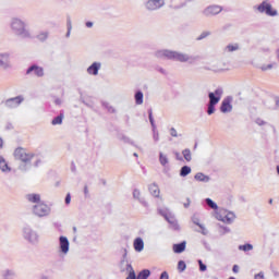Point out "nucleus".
I'll use <instances>...</instances> for the list:
<instances>
[{"label": "nucleus", "mask_w": 279, "mask_h": 279, "mask_svg": "<svg viewBox=\"0 0 279 279\" xmlns=\"http://www.w3.org/2000/svg\"><path fill=\"white\" fill-rule=\"evenodd\" d=\"M99 71H101V62H94L87 68V74L97 76L99 75Z\"/></svg>", "instance_id": "ddd939ff"}, {"label": "nucleus", "mask_w": 279, "mask_h": 279, "mask_svg": "<svg viewBox=\"0 0 279 279\" xmlns=\"http://www.w3.org/2000/svg\"><path fill=\"white\" fill-rule=\"evenodd\" d=\"M101 106L105 108V110H107V112H109V114H114L117 112V109H114L110 102L102 101Z\"/></svg>", "instance_id": "b1692460"}, {"label": "nucleus", "mask_w": 279, "mask_h": 279, "mask_svg": "<svg viewBox=\"0 0 279 279\" xmlns=\"http://www.w3.org/2000/svg\"><path fill=\"white\" fill-rule=\"evenodd\" d=\"M198 265H199V271H206L207 267L201 259H198Z\"/></svg>", "instance_id": "58836bf2"}, {"label": "nucleus", "mask_w": 279, "mask_h": 279, "mask_svg": "<svg viewBox=\"0 0 279 279\" xmlns=\"http://www.w3.org/2000/svg\"><path fill=\"white\" fill-rule=\"evenodd\" d=\"M160 279H169V274H167V271H163L160 276Z\"/></svg>", "instance_id": "49530a36"}, {"label": "nucleus", "mask_w": 279, "mask_h": 279, "mask_svg": "<svg viewBox=\"0 0 279 279\" xmlns=\"http://www.w3.org/2000/svg\"><path fill=\"white\" fill-rule=\"evenodd\" d=\"M167 2L165 0H146L144 2V9L146 12H158V10H162Z\"/></svg>", "instance_id": "6e6552de"}, {"label": "nucleus", "mask_w": 279, "mask_h": 279, "mask_svg": "<svg viewBox=\"0 0 279 279\" xmlns=\"http://www.w3.org/2000/svg\"><path fill=\"white\" fill-rule=\"evenodd\" d=\"M33 211L37 217H46V215H49V206L45 203H38L34 206Z\"/></svg>", "instance_id": "9b49d317"}, {"label": "nucleus", "mask_w": 279, "mask_h": 279, "mask_svg": "<svg viewBox=\"0 0 279 279\" xmlns=\"http://www.w3.org/2000/svg\"><path fill=\"white\" fill-rule=\"evenodd\" d=\"M3 147V140L0 137V149Z\"/></svg>", "instance_id": "13d9d810"}, {"label": "nucleus", "mask_w": 279, "mask_h": 279, "mask_svg": "<svg viewBox=\"0 0 279 279\" xmlns=\"http://www.w3.org/2000/svg\"><path fill=\"white\" fill-rule=\"evenodd\" d=\"M205 204L208 206V208H210L211 210H214V213H219V210L221 208H219V206L217 205V203H215L214 201H211L210 198H205Z\"/></svg>", "instance_id": "4be33fe9"}, {"label": "nucleus", "mask_w": 279, "mask_h": 279, "mask_svg": "<svg viewBox=\"0 0 279 279\" xmlns=\"http://www.w3.org/2000/svg\"><path fill=\"white\" fill-rule=\"evenodd\" d=\"M170 135L173 136L174 138H178V131L174 128H171Z\"/></svg>", "instance_id": "a19ab883"}, {"label": "nucleus", "mask_w": 279, "mask_h": 279, "mask_svg": "<svg viewBox=\"0 0 279 279\" xmlns=\"http://www.w3.org/2000/svg\"><path fill=\"white\" fill-rule=\"evenodd\" d=\"M133 197L134 199H137V202H140V204L144 206V208H149V203H147V199H145V197H142L141 190L138 189L133 190Z\"/></svg>", "instance_id": "4468645a"}, {"label": "nucleus", "mask_w": 279, "mask_h": 279, "mask_svg": "<svg viewBox=\"0 0 279 279\" xmlns=\"http://www.w3.org/2000/svg\"><path fill=\"white\" fill-rule=\"evenodd\" d=\"M33 71L37 77H43V75H45V70L38 65H32L28 68L26 74L29 75Z\"/></svg>", "instance_id": "2eb2a0df"}, {"label": "nucleus", "mask_w": 279, "mask_h": 279, "mask_svg": "<svg viewBox=\"0 0 279 279\" xmlns=\"http://www.w3.org/2000/svg\"><path fill=\"white\" fill-rule=\"evenodd\" d=\"M23 101V98L15 97L7 100V104H15V106H19Z\"/></svg>", "instance_id": "72a5a7b5"}, {"label": "nucleus", "mask_w": 279, "mask_h": 279, "mask_svg": "<svg viewBox=\"0 0 279 279\" xmlns=\"http://www.w3.org/2000/svg\"><path fill=\"white\" fill-rule=\"evenodd\" d=\"M196 226H198V228L201 229L198 232H201V234H203L204 236H208V229L206 228V226L196 222Z\"/></svg>", "instance_id": "473e14b6"}, {"label": "nucleus", "mask_w": 279, "mask_h": 279, "mask_svg": "<svg viewBox=\"0 0 279 279\" xmlns=\"http://www.w3.org/2000/svg\"><path fill=\"white\" fill-rule=\"evenodd\" d=\"M174 155H175V158H177L178 160H180V161L183 160L182 155H180V153H174Z\"/></svg>", "instance_id": "09e8293b"}, {"label": "nucleus", "mask_w": 279, "mask_h": 279, "mask_svg": "<svg viewBox=\"0 0 279 279\" xmlns=\"http://www.w3.org/2000/svg\"><path fill=\"white\" fill-rule=\"evenodd\" d=\"M84 194L88 195V187L87 186L84 187Z\"/></svg>", "instance_id": "6e6d98bb"}, {"label": "nucleus", "mask_w": 279, "mask_h": 279, "mask_svg": "<svg viewBox=\"0 0 279 279\" xmlns=\"http://www.w3.org/2000/svg\"><path fill=\"white\" fill-rule=\"evenodd\" d=\"M155 56L159 59L174 60L175 62L182 63L186 62L187 64H195V62L199 60V56H191L189 53L169 49L157 50Z\"/></svg>", "instance_id": "f03ea898"}, {"label": "nucleus", "mask_w": 279, "mask_h": 279, "mask_svg": "<svg viewBox=\"0 0 279 279\" xmlns=\"http://www.w3.org/2000/svg\"><path fill=\"white\" fill-rule=\"evenodd\" d=\"M148 119L150 121L153 130L156 129V122L154 121V116L151 114V111H149Z\"/></svg>", "instance_id": "e433bc0d"}, {"label": "nucleus", "mask_w": 279, "mask_h": 279, "mask_svg": "<svg viewBox=\"0 0 279 279\" xmlns=\"http://www.w3.org/2000/svg\"><path fill=\"white\" fill-rule=\"evenodd\" d=\"M183 158L186 160V162H191L193 160V157L191 155V149L186 148L182 151Z\"/></svg>", "instance_id": "7c9ffc66"}, {"label": "nucleus", "mask_w": 279, "mask_h": 279, "mask_svg": "<svg viewBox=\"0 0 279 279\" xmlns=\"http://www.w3.org/2000/svg\"><path fill=\"white\" fill-rule=\"evenodd\" d=\"M257 123H258V125H263L264 122L263 121H257Z\"/></svg>", "instance_id": "052dcab7"}, {"label": "nucleus", "mask_w": 279, "mask_h": 279, "mask_svg": "<svg viewBox=\"0 0 279 279\" xmlns=\"http://www.w3.org/2000/svg\"><path fill=\"white\" fill-rule=\"evenodd\" d=\"M26 197L32 204H40V196L38 194H28Z\"/></svg>", "instance_id": "a878e982"}, {"label": "nucleus", "mask_w": 279, "mask_h": 279, "mask_svg": "<svg viewBox=\"0 0 279 279\" xmlns=\"http://www.w3.org/2000/svg\"><path fill=\"white\" fill-rule=\"evenodd\" d=\"M69 34H71V28L68 29V36H69Z\"/></svg>", "instance_id": "e2e57ef3"}, {"label": "nucleus", "mask_w": 279, "mask_h": 279, "mask_svg": "<svg viewBox=\"0 0 279 279\" xmlns=\"http://www.w3.org/2000/svg\"><path fill=\"white\" fill-rule=\"evenodd\" d=\"M241 49V46L239 44H228L223 48V53H234V51H239Z\"/></svg>", "instance_id": "6ab92c4d"}, {"label": "nucleus", "mask_w": 279, "mask_h": 279, "mask_svg": "<svg viewBox=\"0 0 279 279\" xmlns=\"http://www.w3.org/2000/svg\"><path fill=\"white\" fill-rule=\"evenodd\" d=\"M262 52L265 53L266 56H269V53H271V48L269 47L262 48Z\"/></svg>", "instance_id": "ea45409f"}, {"label": "nucleus", "mask_w": 279, "mask_h": 279, "mask_svg": "<svg viewBox=\"0 0 279 279\" xmlns=\"http://www.w3.org/2000/svg\"><path fill=\"white\" fill-rule=\"evenodd\" d=\"M221 12H223V7L219 4H210L202 11V15L206 19H210L211 16H217L218 14H221Z\"/></svg>", "instance_id": "1a4fd4ad"}, {"label": "nucleus", "mask_w": 279, "mask_h": 279, "mask_svg": "<svg viewBox=\"0 0 279 279\" xmlns=\"http://www.w3.org/2000/svg\"><path fill=\"white\" fill-rule=\"evenodd\" d=\"M184 208H189L191 206V199L187 198L186 203L183 204Z\"/></svg>", "instance_id": "3c124183"}, {"label": "nucleus", "mask_w": 279, "mask_h": 279, "mask_svg": "<svg viewBox=\"0 0 279 279\" xmlns=\"http://www.w3.org/2000/svg\"><path fill=\"white\" fill-rule=\"evenodd\" d=\"M158 71H159V73H162V75H165L167 73V71L162 68H159Z\"/></svg>", "instance_id": "603ef678"}, {"label": "nucleus", "mask_w": 279, "mask_h": 279, "mask_svg": "<svg viewBox=\"0 0 279 279\" xmlns=\"http://www.w3.org/2000/svg\"><path fill=\"white\" fill-rule=\"evenodd\" d=\"M222 230H225V232H230V228L228 227H222Z\"/></svg>", "instance_id": "4d7b16f0"}, {"label": "nucleus", "mask_w": 279, "mask_h": 279, "mask_svg": "<svg viewBox=\"0 0 279 279\" xmlns=\"http://www.w3.org/2000/svg\"><path fill=\"white\" fill-rule=\"evenodd\" d=\"M11 27L14 32H17V34H23L25 32V24L17 19L12 21Z\"/></svg>", "instance_id": "f8f14e48"}, {"label": "nucleus", "mask_w": 279, "mask_h": 279, "mask_svg": "<svg viewBox=\"0 0 279 279\" xmlns=\"http://www.w3.org/2000/svg\"><path fill=\"white\" fill-rule=\"evenodd\" d=\"M143 97H144L143 92L138 90L135 93L134 99H135L136 106H143Z\"/></svg>", "instance_id": "393cba45"}, {"label": "nucleus", "mask_w": 279, "mask_h": 279, "mask_svg": "<svg viewBox=\"0 0 279 279\" xmlns=\"http://www.w3.org/2000/svg\"><path fill=\"white\" fill-rule=\"evenodd\" d=\"M54 104H57V106H60V104H62V100L57 99V100H54Z\"/></svg>", "instance_id": "5fc2aeb1"}, {"label": "nucleus", "mask_w": 279, "mask_h": 279, "mask_svg": "<svg viewBox=\"0 0 279 279\" xmlns=\"http://www.w3.org/2000/svg\"><path fill=\"white\" fill-rule=\"evenodd\" d=\"M60 250L62 254H66L69 252V239L65 236L60 238Z\"/></svg>", "instance_id": "aec40b11"}, {"label": "nucleus", "mask_w": 279, "mask_h": 279, "mask_svg": "<svg viewBox=\"0 0 279 279\" xmlns=\"http://www.w3.org/2000/svg\"><path fill=\"white\" fill-rule=\"evenodd\" d=\"M209 102L207 105V114H215L216 106L221 101V97H223V88L218 87L214 92L208 94Z\"/></svg>", "instance_id": "7ed1b4c3"}, {"label": "nucleus", "mask_w": 279, "mask_h": 279, "mask_svg": "<svg viewBox=\"0 0 279 279\" xmlns=\"http://www.w3.org/2000/svg\"><path fill=\"white\" fill-rule=\"evenodd\" d=\"M118 269L122 272L126 271L129 274L126 279H147L148 276L151 275L149 270L145 269L142 270L136 277V272L132 267V262H130V258L128 257V248L122 250V255L118 262Z\"/></svg>", "instance_id": "f257e3e1"}, {"label": "nucleus", "mask_w": 279, "mask_h": 279, "mask_svg": "<svg viewBox=\"0 0 279 279\" xmlns=\"http://www.w3.org/2000/svg\"><path fill=\"white\" fill-rule=\"evenodd\" d=\"M133 156H134L135 158H138V154H136V153H134Z\"/></svg>", "instance_id": "680f3d73"}, {"label": "nucleus", "mask_w": 279, "mask_h": 279, "mask_svg": "<svg viewBox=\"0 0 279 279\" xmlns=\"http://www.w3.org/2000/svg\"><path fill=\"white\" fill-rule=\"evenodd\" d=\"M71 203V194H68L65 197V204H70Z\"/></svg>", "instance_id": "8fccbe9b"}, {"label": "nucleus", "mask_w": 279, "mask_h": 279, "mask_svg": "<svg viewBox=\"0 0 279 279\" xmlns=\"http://www.w3.org/2000/svg\"><path fill=\"white\" fill-rule=\"evenodd\" d=\"M3 64H8V57L0 54V66H3Z\"/></svg>", "instance_id": "4c0bfd02"}, {"label": "nucleus", "mask_w": 279, "mask_h": 279, "mask_svg": "<svg viewBox=\"0 0 279 279\" xmlns=\"http://www.w3.org/2000/svg\"><path fill=\"white\" fill-rule=\"evenodd\" d=\"M232 96H227L223 98L220 105V112H222V114H228L229 112H232Z\"/></svg>", "instance_id": "9d476101"}, {"label": "nucleus", "mask_w": 279, "mask_h": 279, "mask_svg": "<svg viewBox=\"0 0 279 279\" xmlns=\"http://www.w3.org/2000/svg\"><path fill=\"white\" fill-rule=\"evenodd\" d=\"M159 215H161L162 218L166 219V221H168V223H170V228L172 230H180V225H178V220L175 219V215L172 214V211L167 208H159L158 209Z\"/></svg>", "instance_id": "423d86ee"}, {"label": "nucleus", "mask_w": 279, "mask_h": 279, "mask_svg": "<svg viewBox=\"0 0 279 279\" xmlns=\"http://www.w3.org/2000/svg\"><path fill=\"white\" fill-rule=\"evenodd\" d=\"M172 250H173L174 254H182V252H184L186 250V242L183 241L179 244H173Z\"/></svg>", "instance_id": "412c9836"}, {"label": "nucleus", "mask_w": 279, "mask_h": 279, "mask_svg": "<svg viewBox=\"0 0 279 279\" xmlns=\"http://www.w3.org/2000/svg\"><path fill=\"white\" fill-rule=\"evenodd\" d=\"M0 169L1 171H10V167H8V162L2 156H0Z\"/></svg>", "instance_id": "c756f323"}, {"label": "nucleus", "mask_w": 279, "mask_h": 279, "mask_svg": "<svg viewBox=\"0 0 279 279\" xmlns=\"http://www.w3.org/2000/svg\"><path fill=\"white\" fill-rule=\"evenodd\" d=\"M148 191L153 197H160V187H158V184L151 183L148 185Z\"/></svg>", "instance_id": "a211bd4d"}, {"label": "nucleus", "mask_w": 279, "mask_h": 279, "mask_svg": "<svg viewBox=\"0 0 279 279\" xmlns=\"http://www.w3.org/2000/svg\"><path fill=\"white\" fill-rule=\"evenodd\" d=\"M64 119V116L61 113L60 116L52 119L51 124L52 125H62V120Z\"/></svg>", "instance_id": "2f4dec72"}, {"label": "nucleus", "mask_w": 279, "mask_h": 279, "mask_svg": "<svg viewBox=\"0 0 279 279\" xmlns=\"http://www.w3.org/2000/svg\"><path fill=\"white\" fill-rule=\"evenodd\" d=\"M159 163L161 167H167L169 165V157L167 154L159 151Z\"/></svg>", "instance_id": "5701e85b"}, {"label": "nucleus", "mask_w": 279, "mask_h": 279, "mask_svg": "<svg viewBox=\"0 0 279 279\" xmlns=\"http://www.w3.org/2000/svg\"><path fill=\"white\" fill-rule=\"evenodd\" d=\"M153 141L154 143H158V141H160V133L158 132V129H153Z\"/></svg>", "instance_id": "f704fd0d"}, {"label": "nucleus", "mask_w": 279, "mask_h": 279, "mask_svg": "<svg viewBox=\"0 0 279 279\" xmlns=\"http://www.w3.org/2000/svg\"><path fill=\"white\" fill-rule=\"evenodd\" d=\"M83 104H85L86 106H89V108H93V106H94L93 101H88L86 99H83Z\"/></svg>", "instance_id": "c03bdc74"}, {"label": "nucleus", "mask_w": 279, "mask_h": 279, "mask_svg": "<svg viewBox=\"0 0 279 279\" xmlns=\"http://www.w3.org/2000/svg\"><path fill=\"white\" fill-rule=\"evenodd\" d=\"M259 69L263 72L271 71L272 69H276V62H271V63H267V64H262L259 66Z\"/></svg>", "instance_id": "bb28decb"}, {"label": "nucleus", "mask_w": 279, "mask_h": 279, "mask_svg": "<svg viewBox=\"0 0 279 279\" xmlns=\"http://www.w3.org/2000/svg\"><path fill=\"white\" fill-rule=\"evenodd\" d=\"M191 173V167L189 166H183L180 170V175L181 178H186Z\"/></svg>", "instance_id": "c85d7f7f"}, {"label": "nucleus", "mask_w": 279, "mask_h": 279, "mask_svg": "<svg viewBox=\"0 0 279 279\" xmlns=\"http://www.w3.org/2000/svg\"><path fill=\"white\" fill-rule=\"evenodd\" d=\"M265 275L263 272H258L254 276V279H264Z\"/></svg>", "instance_id": "37998d69"}, {"label": "nucleus", "mask_w": 279, "mask_h": 279, "mask_svg": "<svg viewBox=\"0 0 279 279\" xmlns=\"http://www.w3.org/2000/svg\"><path fill=\"white\" fill-rule=\"evenodd\" d=\"M254 12H257L258 14H266V16H278V10L274 8L271 2L265 0L259 4H256L253 7Z\"/></svg>", "instance_id": "39448f33"}, {"label": "nucleus", "mask_w": 279, "mask_h": 279, "mask_svg": "<svg viewBox=\"0 0 279 279\" xmlns=\"http://www.w3.org/2000/svg\"><path fill=\"white\" fill-rule=\"evenodd\" d=\"M232 271L233 274H239V265H234Z\"/></svg>", "instance_id": "de8ad7c7"}, {"label": "nucleus", "mask_w": 279, "mask_h": 279, "mask_svg": "<svg viewBox=\"0 0 279 279\" xmlns=\"http://www.w3.org/2000/svg\"><path fill=\"white\" fill-rule=\"evenodd\" d=\"M186 269V263H184V260H180L179 263H178V270L179 271H184Z\"/></svg>", "instance_id": "c9c22d12"}, {"label": "nucleus", "mask_w": 279, "mask_h": 279, "mask_svg": "<svg viewBox=\"0 0 279 279\" xmlns=\"http://www.w3.org/2000/svg\"><path fill=\"white\" fill-rule=\"evenodd\" d=\"M133 247L135 250V252H143L145 250V242L143 241V238H136L133 241Z\"/></svg>", "instance_id": "dca6fc26"}, {"label": "nucleus", "mask_w": 279, "mask_h": 279, "mask_svg": "<svg viewBox=\"0 0 279 279\" xmlns=\"http://www.w3.org/2000/svg\"><path fill=\"white\" fill-rule=\"evenodd\" d=\"M238 250H240V252H252V250H254V245L250 243L242 244L238 246Z\"/></svg>", "instance_id": "cd10ccee"}, {"label": "nucleus", "mask_w": 279, "mask_h": 279, "mask_svg": "<svg viewBox=\"0 0 279 279\" xmlns=\"http://www.w3.org/2000/svg\"><path fill=\"white\" fill-rule=\"evenodd\" d=\"M194 180H196V182H203V183L207 184V182H210V177L205 174L204 172H197L194 175Z\"/></svg>", "instance_id": "f3484780"}, {"label": "nucleus", "mask_w": 279, "mask_h": 279, "mask_svg": "<svg viewBox=\"0 0 279 279\" xmlns=\"http://www.w3.org/2000/svg\"><path fill=\"white\" fill-rule=\"evenodd\" d=\"M86 27L88 28L93 27V22H86Z\"/></svg>", "instance_id": "864d4df0"}, {"label": "nucleus", "mask_w": 279, "mask_h": 279, "mask_svg": "<svg viewBox=\"0 0 279 279\" xmlns=\"http://www.w3.org/2000/svg\"><path fill=\"white\" fill-rule=\"evenodd\" d=\"M121 141H123V143H131L132 144V140H130V137H126V136H122Z\"/></svg>", "instance_id": "a18cd8bd"}, {"label": "nucleus", "mask_w": 279, "mask_h": 279, "mask_svg": "<svg viewBox=\"0 0 279 279\" xmlns=\"http://www.w3.org/2000/svg\"><path fill=\"white\" fill-rule=\"evenodd\" d=\"M213 217H215L217 221H221L222 223H227L228 226L234 223V219H236V215L234 214V211H230L226 208H220L218 211H214Z\"/></svg>", "instance_id": "20e7f679"}, {"label": "nucleus", "mask_w": 279, "mask_h": 279, "mask_svg": "<svg viewBox=\"0 0 279 279\" xmlns=\"http://www.w3.org/2000/svg\"><path fill=\"white\" fill-rule=\"evenodd\" d=\"M268 204H274V199L270 198V199L268 201Z\"/></svg>", "instance_id": "bf43d9fd"}, {"label": "nucleus", "mask_w": 279, "mask_h": 279, "mask_svg": "<svg viewBox=\"0 0 279 279\" xmlns=\"http://www.w3.org/2000/svg\"><path fill=\"white\" fill-rule=\"evenodd\" d=\"M277 173H278V175H279V166H277Z\"/></svg>", "instance_id": "0e129e2a"}, {"label": "nucleus", "mask_w": 279, "mask_h": 279, "mask_svg": "<svg viewBox=\"0 0 279 279\" xmlns=\"http://www.w3.org/2000/svg\"><path fill=\"white\" fill-rule=\"evenodd\" d=\"M210 36V33H203L201 36L197 38V40H204V38Z\"/></svg>", "instance_id": "79ce46f5"}, {"label": "nucleus", "mask_w": 279, "mask_h": 279, "mask_svg": "<svg viewBox=\"0 0 279 279\" xmlns=\"http://www.w3.org/2000/svg\"><path fill=\"white\" fill-rule=\"evenodd\" d=\"M13 156L15 160H20L21 162H32V160H34V153H29L23 147H17Z\"/></svg>", "instance_id": "0eeeda50"}, {"label": "nucleus", "mask_w": 279, "mask_h": 279, "mask_svg": "<svg viewBox=\"0 0 279 279\" xmlns=\"http://www.w3.org/2000/svg\"><path fill=\"white\" fill-rule=\"evenodd\" d=\"M73 241H74V243H75V241H77V239H76V238H74V239H73Z\"/></svg>", "instance_id": "338daca9"}, {"label": "nucleus", "mask_w": 279, "mask_h": 279, "mask_svg": "<svg viewBox=\"0 0 279 279\" xmlns=\"http://www.w3.org/2000/svg\"><path fill=\"white\" fill-rule=\"evenodd\" d=\"M73 230H74V232H77V228L74 227Z\"/></svg>", "instance_id": "69168bd1"}]
</instances>
